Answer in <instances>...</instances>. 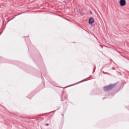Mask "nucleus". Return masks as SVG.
Listing matches in <instances>:
<instances>
[{
	"instance_id": "nucleus-1",
	"label": "nucleus",
	"mask_w": 129,
	"mask_h": 129,
	"mask_svg": "<svg viewBox=\"0 0 129 129\" xmlns=\"http://www.w3.org/2000/svg\"><path fill=\"white\" fill-rule=\"evenodd\" d=\"M113 88V86L112 85H109L104 87V91H108L110 90V89H112Z\"/></svg>"
},
{
	"instance_id": "nucleus-2",
	"label": "nucleus",
	"mask_w": 129,
	"mask_h": 129,
	"mask_svg": "<svg viewBox=\"0 0 129 129\" xmlns=\"http://www.w3.org/2000/svg\"><path fill=\"white\" fill-rule=\"evenodd\" d=\"M119 4L120 7H124V6L126 5V1H125V0H120Z\"/></svg>"
},
{
	"instance_id": "nucleus-3",
	"label": "nucleus",
	"mask_w": 129,
	"mask_h": 129,
	"mask_svg": "<svg viewBox=\"0 0 129 129\" xmlns=\"http://www.w3.org/2000/svg\"><path fill=\"white\" fill-rule=\"evenodd\" d=\"M94 23V19H93L92 17L90 18L89 20V24L90 25H92Z\"/></svg>"
}]
</instances>
